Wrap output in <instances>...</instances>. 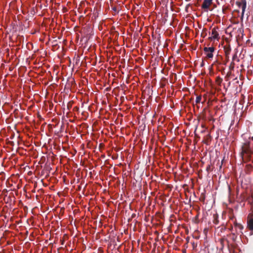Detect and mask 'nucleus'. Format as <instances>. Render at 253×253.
Listing matches in <instances>:
<instances>
[{"mask_svg":"<svg viewBox=\"0 0 253 253\" xmlns=\"http://www.w3.org/2000/svg\"><path fill=\"white\" fill-rule=\"evenodd\" d=\"M243 153L245 158L253 163V137L252 142L245 144L243 147Z\"/></svg>","mask_w":253,"mask_h":253,"instance_id":"1","label":"nucleus"},{"mask_svg":"<svg viewBox=\"0 0 253 253\" xmlns=\"http://www.w3.org/2000/svg\"><path fill=\"white\" fill-rule=\"evenodd\" d=\"M215 48L213 46L211 47H205L204 48V51L206 55V58L207 59H212L213 57V53L214 52Z\"/></svg>","mask_w":253,"mask_h":253,"instance_id":"2","label":"nucleus"},{"mask_svg":"<svg viewBox=\"0 0 253 253\" xmlns=\"http://www.w3.org/2000/svg\"><path fill=\"white\" fill-rule=\"evenodd\" d=\"M212 4V0H204L201 5V8L205 12H208L209 10H210V7Z\"/></svg>","mask_w":253,"mask_h":253,"instance_id":"3","label":"nucleus"},{"mask_svg":"<svg viewBox=\"0 0 253 253\" xmlns=\"http://www.w3.org/2000/svg\"><path fill=\"white\" fill-rule=\"evenodd\" d=\"M209 39L213 42L218 41L219 36L218 33H211V35L209 37Z\"/></svg>","mask_w":253,"mask_h":253,"instance_id":"4","label":"nucleus"},{"mask_svg":"<svg viewBox=\"0 0 253 253\" xmlns=\"http://www.w3.org/2000/svg\"><path fill=\"white\" fill-rule=\"evenodd\" d=\"M248 227L250 230L253 231V218L249 219L247 222Z\"/></svg>","mask_w":253,"mask_h":253,"instance_id":"5","label":"nucleus"},{"mask_svg":"<svg viewBox=\"0 0 253 253\" xmlns=\"http://www.w3.org/2000/svg\"><path fill=\"white\" fill-rule=\"evenodd\" d=\"M246 8V2H244L242 4V18L243 17L244 13Z\"/></svg>","mask_w":253,"mask_h":253,"instance_id":"6","label":"nucleus"},{"mask_svg":"<svg viewBox=\"0 0 253 253\" xmlns=\"http://www.w3.org/2000/svg\"><path fill=\"white\" fill-rule=\"evenodd\" d=\"M244 33H240L238 35V40H243Z\"/></svg>","mask_w":253,"mask_h":253,"instance_id":"7","label":"nucleus"},{"mask_svg":"<svg viewBox=\"0 0 253 253\" xmlns=\"http://www.w3.org/2000/svg\"><path fill=\"white\" fill-rule=\"evenodd\" d=\"M201 99H202V97L201 96L199 95V96H197L196 97V103H199L201 101Z\"/></svg>","mask_w":253,"mask_h":253,"instance_id":"8","label":"nucleus"},{"mask_svg":"<svg viewBox=\"0 0 253 253\" xmlns=\"http://www.w3.org/2000/svg\"><path fill=\"white\" fill-rule=\"evenodd\" d=\"M112 10L115 12V13H118L119 11V8H118L116 6H113L112 7Z\"/></svg>","mask_w":253,"mask_h":253,"instance_id":"9","label":"nucleus"},{"mask_svg":"<svg viewBox=\"0 0 253 253\" xmlns=\"http://www.w3.org/2000/svg\"><path fill=\"white\" fill-rule=\"evenodd\" d=\"M251 197L253 201V189L251 192Z\"/></svg>","mask_w":253,"mask_h":253,"instance_id":"10","label":"nucleus"},{"mask_svg":"<svg viewBox=\"0 0 253 253\" xmlns=\"http://www.w3.org/2000/svg\"><path fill=\"white\" fill-rule=\"evenodd\" d=\"M190 4H187V5H186V8H185V9H186V11H187V10H188V8H189V7L190 6Z\"/></svg>","mask_w":253,"mask_h":253,"instance_id":"11","label":"nucleus"},{"mask_svg":"<svg viewBox=\"0 0 253 253\" xmlns=\"http://www.w3.org/2000/svg\"><path fill=\"white\" fill-rule=\"evenodd\" d=\"M238 226H239V228L241 229H242L243 228V226L241 224H238Z\"/></svg>","mask_w":253,"mask_h":253,"instance_id":"12","label":"nucleus"},{"mask_svg":"<svg viewBox=\"0 0 253 253\" xmlns=\"http://www.w3.org/2000/svg\"><path fill=\"white\" fill-rule=\"evenodd\" d=\"M211 32H214V31H213V30H212V31H211Z\"/></svg>","mask_w":253,"mask_h":253,"instance_id":"13","label":"nucleus"}]
</instances>
